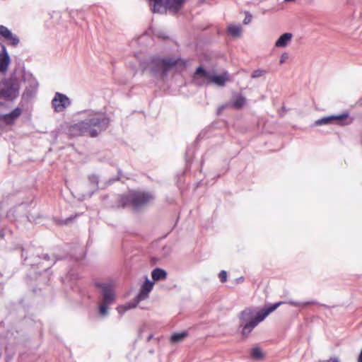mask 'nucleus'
<instances>
[{"label": "nucleus", "mask_w": 362, "mask_h": 362, "mask_svg": "<svg viewBox=\"0 0 362 362\" xmlns=\"http://www.w3.org/2000/svg\"><path fill=\"white\" fill-rule=\"evenodd\" d=\"M110 124V118L104 112L90 110L86 112V117L71 127L74 135H88L96 137L101 132L105 130Z\"/></svg>", "instance_id": "obj_1"}, {"label": "nucleus", "mask_w": 362, "mask_h": 362, "mask_svg": "<svg viewBox=\"0 0 362 362\" xmlns=\"http://www.w3.org/2000/svg\"><path fill=\"white\" fill-rule=\"evenodd\" d=\"M284 302L279 301L271 306L263 308L261 310L254 314L253 310L247 308L240 315V326L242 327V335L247 337L252 329L270 313L277 309Z\"/></svg>", "instance_id": "obj_2"}, {"label": "nucleus", "mask_w": 362, "mask_h": 362, "mask_svg": "<svg viewBox=\"0 0 362 362\" xmlns=\"http://www.w3.org/2000/svg\"><path fill=\"white\" fill-rule=\"evenodd\" d=\"M195 75L194 81L199 85L204 83V80H206L207 83H214L218 86H224L226 81L228 80V74L227 72H224L220 75L211 74L202 66H199L197 69Z\"/></svg>", "instance_id": "obj_3"}, {"label": "nucleus", "mask_w": 362, "mask_h": 362, "mask_svg": "<svg viewBox=\"0 0 362 362\" xmlns=\"http://www.w3.org/2000/svg\"><path fill=\"white\" fill-rule=\"evenodd\" d=\"M151 71L155 74H159L161 78L166 77L168 72L177 63V60L173 58L153 59Z\"/></svg>", "instance_id": "obj_4"}, {"label": "nucleus", "mask_w": 362, "mask_h": 362, "mask_svg": "<svg viewBox=\"0 0 362 362\" xmlns=\"http://www.w3.org/2000/svg\"><path fill=\"white\" fill-rule=\"evenodd\" d=\"M97 286L102 289L103 293V301L99 306V313L105 316L107 314L108 305L114 301L113 286L109 284H97Z\"/></svg>", "instance_id": "obj_5"}, {"label": "nucleus", "mask_w": 362, "mask_h": 362, "mask_svg": "<svg viewBox=\"0 0 362 362\" xmlns=\"http://www.w3.org/2000/svg\"><path fill=\"white\" fill-rule=\"evenodd\" d=\"M153 199L152 194L144 192H132L127 197V202L135 209L142 207Z\"/></svg>", "instance_id": "obj_6"}, {"label": "nucleus", "mask_w": 362, "mask_h": 362, "mask_svg": "<svg viewBox=\"0 0 362 362\" xmlns=\"http://www.w3.org/2000/svg\"><path fill=\"white\" fill-rule=\"evenodd\" d=\"M349 116L348 113H343L339 115H330L324 117L322 118H320L319 119H317L314 125L315 126H322L328 124H338L341 125H345L348 124V122H346L345 120H346L347 117Z\"/></svg>", "instance_id": "obj_7"}, {"label": "nucleus", "mask_w": 362, "mask_h": 362, "mask_svg": "<svg viewBox=\"0 0 362 362\" xmlns=\"http://www.w3.org/2000/svg\"><path fill=\"white\" fill-rule=\"evenodd\" d=\"M52 105L55 112H63L71 105L69 98L64 94L56 93L52 100Z\"/></svg>", "instance_id": "obj_8"}, {"label": "nucleus", "mask_w": 362, "mask_h": 362, "mask_svg": "<svg viewBox=\"0 0 362 362\" xmlns=\"http://www.w3.org/2000/svg\"><path fill=\"white\" fill-rule=\"evenodd\" d=\"M186 0H162L160 2V12L163 10H168L176 13L183 6Z\"/></svg>", "instance_id": "obj_9"}, {"label": "nucleus", "mask_w": 362, "mask_h": 362, "mask_svg": "<svg viewBox=\"0 0 362 362\" xmlns=\"http://www.w3.org/2000/svg\"><path fill=\"white\" fill-rule=\"evenodd\" d=\"M0 35L6 40L11 46L16 47L19 43V38L13 34L8 28L0 25Z\"/></svg>", "instance_id": "obj_10"}, {"label": "nucleus", "mask_w": 362, "mask_h": 362, "mask_svg": "<svg viewBox=\"0 0 362 362\" xmlns=\"http://www.w3.org/2000/svg\"><path fill=\"white\" fill-rule=\"evenodd\" d=\"M18 95V90L9 82L4 83V87L0 90V98L14 99Z\"/></svg>", "instance_id": "obj_11"}, {"label": "nucleus", "mask_w": 362, "mask_h": 362, "mask_svg": "<svg viewBox=\"0 0 362 362\" xmlns=\"http://www.w3.org/2000/svg\"><path fill=\"white\" fill-rule=\"evenodd\" d=\"M21 109L16 107L10 113L0 115V119L7 124H11L21 115Z\"/></svg>", "instance_id": "obj_12"}, {"label": "nucleus", "mask_w": 362, "mask_h": 362, "mask_svg": "<svg viewBox=\"0 0 362 362\" xmlns=\"http://www.w3.org/2000/svg\"><path fill=\"white\" fill-rule=\"evenodd\" d=\"M293 34L285 33L282 34L275 42V47L277 48H284L288 46L293 39Z\"/></svg>", "instance_id": "obj_13"}, {"label": "nucleus", "mask_w": 362, "mask_h": 362, "mask_svg": "<svg viewBox=\"0 0 362 362\" xmlns=\"http://www.w3.org/2000/svg\"><path fill=\"white\" fill-rule=\"evenodd\" d=\"M10 62L11 59L7 50L4 46H2V53L0 56V71L3 73L6 72Z\"/></svg>", "instance_id": "obj_14"}, {"label": "nucleus", "mask_w": 362, "mask_h": 362, "mask_svg": "<svg viewBox=\"0 0 362 362\" xmlns=\"http://www.w3.org/2000/svg\"><path fill=\"white\" fill-rule=\"evenodd\" d=\"M153 287V283L146 280L141 286V289L140 293L138 295L139 300H142L147 298L149 292L152 290Z\"/></svg>", "instance_id": "obj_15"}, {"label": "nucleus", "mask_w": 362, "mask_h": 362, "mask_svg": "<svg viewBox=\"0 0 362 362\" xmlns=\"http://www.w3.org/2000/svg\"><path fill=\"white\" fill-rule=\"evenodd\" d=\"M246 99L241 94H237L233 96L231 101V106L235 109L242 108L245 104Z\"/></svg>", "instance_id": "obj_16"}, {"label": "nucleus", "mask_w": 362, "mask_h": 362, "mask_svg": "<svg viewBox=\"0 0 362 362\" xmlns=\"http://www.w3.org/2000/svg\"><path fill=\"white\" fill-rule=\"evenodd\" d=\"M242 32V27L239 24H230L228 26V33L233 37H240Z\"/></svg>", "instance_id": "obj_17"}, {"label": "nucleus", "mask_w": 362, "mask_h": 362, "mask_svg": "<svg viewBox=\"0 0 362 362\" xmlns=\"http://www.w3.org/2000/svg\"><path fill=\"white\" fill-rule=\"evenodd\" d=\"M151 276L154 281L163 280L166 279L167 273L162 269L156 268L153 270Z\"/></svg>", "instance_id": "obj_18"}, {"label": "nucleus", "mask_w": 362, "mask_h": 362, "mask_svg": "<svg viewBox=\"0 0 362 362\" xmlns=\"http://www.w3.org/2000/svg\"><path fill=\"white\" fill-rule=\"evenodd\" d=\"M187 336L188 332L186 331L180 333H174L170 337V341L172 343H177L184 340V339Z\"/></svg>", "instance_id": "obj_19"}, {"label": "nucleus", "mask_w": 362, "mask_h": 362, "mask_svg": "<svg viewBox=\"0 0 362 362\" xmlns=\"http://www.w3.org/2000/svg\"><path fill=\"white\" fill-rule=\"evenodd\" d=\"M251 356L255 359H261L263 358V354L259 347H255L252 349Z\"/></svg>", "instance_id": "obj_20"}, {"label": "nucleus", "mask_w": 362, "mask_h": 362, "mask_svg": "<svg viewBox=\"0 0 362 362\" xmlns=\"http://www.w3.org/2000/svg\"><path fill=\"white\" fill-rule=\"evenodd\" d=\"M287 303L292 306L299 307V306H307L309 305H313V304H315V302L309 301V302H305V303H300V302H297V301H289Z\"/></svg>", "instance_id": "obj_21"}, {"label": "nucleus", "mask_w": 362, "mask_h": 362, "mask_svg": "<svg viewBox=\"0 0 362 362\" xmlns=\"http://www.w3.org/2000/svg\"><path fill=\"white\" fill-rule=\"evenodd\" d=\"M149 1H153L152 11L153 13H160V2L162 0H148Z\"/></svg>", "instance_id": "obj_22"}, {"label": "nucleus", "mask_w": 362, "mask_h": 362, "mask_svg": "<svg viewBox=\"0 0 362 362\" xmlns=\"http://www.w3.org/2000/svg\"><path fill=\"white\" fill-rule=\"evenodd\" d=\"M266 73V71L264 70H262V69H257V70H255L252 75H251V77L252 78H259L262 76H263L264 74Z\"/></svg>", "instance_id": "obj_23"}, {"label": "nucleus", "mask_w": 362, "mask_h": 362, "mask_svg": "<svg viewBox=\"0 0 362 362\" xmlns=\"http://www.w3.org/2000/svg\"><path fill=\"white\" fill-rule=\"evenodd\" d=\"M218 277L220 279V281L223 283V282H226V280H227V272L226 271H221L219 274H218Z\"/></svg>", "instance_id": "obj_24"}, {"label": "nucleus", "mask_w": 362, "mask_h": 362, "mask_svg": "<svg viewBox=\"0 0 362 362\" xmlns=\"http://www.w3.org/2000/svg\"><path fill=\"white\" fill-rule=\"evenodd\" d=\"M252 16L249 13H247L246 16L243 20V23L245 25L250 23L252 21Z\"/></svg>", "instance_id": "obj_25"}, {"label": "nucleus", "mask_w": 362, "mask_h": 362, "mask_svg": "<svg viewBox=\"0 0 362 362\" xmlns=\"http://www.w3.org/2000/svg\"><path fill=\"white\" fill-rule=\"evenodd\" d=\"M288 59V54L285 52L281 55L279 63L280 64H284Z\"/></svg>", "instance_id": "obj_26"}, {"label": "nucleus", "mask_w": 362, "mask_h": 362, "mask_svg": "<svg viewBox=\"0 0 362 362\" xmlns=\"http://www.w3.org/2000/svg\"><path fill=\"white\" fill-rule=\"evenodd\" d=\"M88 179L90 180V181H98L99 177L96 175H91L90 176H89Z\"/></svg>", "instance_id": "obj_27"}, {"label": "nucleus", "mask_w": 362, "mask_h": 362, "mask_svg": "<svg viewBox=\"0 0 362 362\" xmlns=\"http://www.w3.org/2000/svg\"><path fill=\"white\" fill-rule=\"evenodd\" d=\"M327 362H339V361L337 358H331L327 361Z\"/></svg>", "instance_id": "obj_28"}, {"label": "nucleus", "mask_w": 362, "mask_h": 362, "mask_svg": "<svg viewBox=\"0 0 362 362\" xmlns=\"http://www.w3.org/2000/svg\"><path fill=\"white\" fill-rule=\"evenodd\" d=\"M358 362H362V349H361V353L359 354V356L358 357Z\"/></svg>", "instance_id": "obj_29"}, {"label": "nucleus", "mask_w": 362, "mask_h": 362, "mask_svg": "<svg viewBox=\"0 0 362 362\" xmlns=\"http://www.w3.org/2000/svg\"><path fill=\"white\" fill-rule=\"evenodd\" d=\"M360 105H362V97L360 98V100L358 102Z\"/></svg>", "instance_id": "obj_30"}]
</instances>
